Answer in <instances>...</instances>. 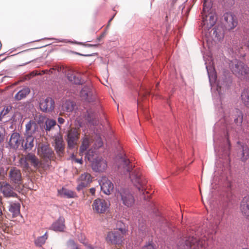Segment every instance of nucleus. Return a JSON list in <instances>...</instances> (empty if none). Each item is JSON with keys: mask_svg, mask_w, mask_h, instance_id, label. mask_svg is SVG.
<instances>
[{"mask_svg": "<svg viewBox=\"0 0 249 249\" xmlns=\"http://www.w3.org/2000/svg\"><path fill=\"white\" fill-rule=\"evenodd\" d=\"M118 160L119 172L124 175L128 174L134 185L144 194L146 181L142 176L140 169L135 168L125 155L118 156Z\"/></svg>", "mask_w": 249, "mask_h": 249, "instance_id": "obj_1", "label": "nucleus"}, {"mask_svg": "<svg viewBox=\"0 0 249 249\" xmlns=\"http://www.w3.org/2000/svg\"><path fill=\"white\" fill-rule=\"evenodd\" d=\"M208 238L204 236L201 239L194 237H188L178 245V249H204L209 245Z\"/></svg>", "mask_w": 249, "mask_h": 249, "instance_id": "obj_2", "label": "nucleus"}, {"mask_svg": "<svg viewBox=\"0 0 249 249\" xmlns=\"http://www.w3.org/2000/svg\"><path fill=\"white\" fill-rule=\"evenodd\" d=\"M229 68L232 72L240 79H249V68L243 62L237 59L231 61Z\"/></svg>", "mask_w": 249, "mask_h": 249, "instance_id": "obj_3", "label": "nucleus"}, {"mask_svg": "<svg viewBox=\"0 0 249 249\" xmlns=\"http://www.w3.org/2000/svg\"><path fill=\"white\" fill-rule=\"evenodd\" d=\"M127 230L124 228H120L114 229L107 233L106 238L107 243L112 245H121L124 240Z\"/></svg>", "mask_w": 249, "mask_h": 249, "instance_id": "obj_4", "label": "nucleus"}, {"mask_svg": "<svg viewBox=\"0 0 249 249\" xmlns=\"http://www.w3.org/2000/svg\"><path fill=\"white\" fill-rule=\"evenodd\" d=\"M117 197L118 200L127 207H131L135 202L133 195L127 189H121L119 190L117 194Z\"/></svg>", "mask_w": 249, "mask_h": 249, "instance_id": "obj_5", "label": "nucleus"}, {"mask_svg": "<svg viewBox=\"0 0 249 249\" xmlns=\"http://www.w3.org/2000/svg\"><path fill=\"white\" fill-rule=\"evenodd\" d=\"M34 49H30L20 52L16 54L17 60L20 63L19 66H24L35 59L33 52Z\"/></svg>", "mask_w": 249, "mask_h": 249, "instance_id": "obj_6", "label": "nucleus"}, {"mask_svg": "<svg viewBox=\"0 0 249 249\" xmlns=\"http://www.w3.org/2000/svg\"><path fill=\"white\" fill-rule=\"evenodd\" d=\"M222 23L227 30L233 29L238 24L236 16L231 12L225 13L222 18Z\"/></svg>", "mask_w": 249, "mask_h": 249, "instance_id": "obj_7", "label": "nucleus"}, {"mask_svg": "<svg viewBox=\"0 0 249 249\" xmlns=\"http://www.w3.org/2000/svg\"><path fill=\"white\" fill-rule=\"evenodd\" d=\"M202 27L204 30L211 29L216 23L217 18L215 12H210L203 15Z\"/></svg>", "mask_w": 249, "mask_h": 249, "instance_id": "obj_8", "label": "nucleus"}, {"mask_svg": "<svg viewBox=\"0 0 249 249\" xmlns=\"http://www.w3.org/2000/svg\"><path fill=\"white\" fill-rule=\"evenodd\" d=\"M109 203L103 199H95L92 204L93 211L98 214L105 213L109 208Z\"/></svg>", "mask_w": 249, "mask_h": 249, "instance_id": "obj_9", "label": "nucleus"}, {"mask_svg": "<svg viewBox=\"0 0 249 249\" xmlns=\"http://www.w3.org/2000/svg\"><path fill=\"white\" fill-rule=\"evenodd\" d=\"M8 177L12 184L18 186L22 183L21 171L17 167H12L10 169Z\"/></svg>", "mask_w": 249, "mask_h": 249, "instance_id": "obj_10", "label": "nucleus"}, {"mask_svg": "<svg viewBox=\"0 0 249 249\" xmlns=\"http://www.w3.org/2000/svg\"><path fill=\"white\" fill-rule=\"evenodd\" d=\"M92 181L91 175L87 172L82 174L77 179L78 185L76 187L77 191H80L87 187Z\"/></svg>", "mask_w": 249, "mask_h": 249, "instance_id": "obj_11", "label": "nucleus"}, {"mask_svg": "<svg viewBox=\"0 0 249 249\" xmlns=\"http://www.w3.org/2000/svg\"><path fill=\"white\" fill-rule=\"evenodd\" d=\"M80 96L84 100L90 102L95 98L94 90L90 85L85 86L80 91Z\"/></svg>", "mask_w": 249, "mask_h": 249, "instance_id": "obj_12", "label": "nucleus"}, {"mask_svg": "<svg viewBox=\"0 0 249 249\" xmlns=\"http://www.w3.org/2000/svg\"><path fill=\"white\" fill-rule=\"evenodd\" d=\"M91 167L92 170L95 172H103L107 168V161L102 158H95V160L92 161Z\"/></svg>", "mask_w": 249, "mask_h": 249, "instance_id": "obj_13", "label": "nucleus"}, {"mask_svg": "<svg viewBox=\"0 0 249 249\" xmlns=\"http://www.w3.org/2000/svg\"><path fill=\"white\" fill-rule=\"evenodd\" d=\"M79 134L74 129H71L68 134L67 142L69 148H73L77 144Z\"/></svg>", "mask_w": 249, "mask_h": 249, "instance_id": "obj_14", "label": "nucleus"}, {"mask_svg": "<svg viewBox=\"0 0 249 249\" xmlns=\"http://www.w3.org/2000/svg\"><path fill=\"white\" fill-rule=\"evenodd\" d=\"M0 191L6 197H14L17 194L13 191L11 185L6 182H0Z\"/></svg>", "mask_w": 249, "mask_h": 249, "instance_id": "obj_15", "label": "nucleus"}, {"mask_svg": "<svg viewBox=\"0 0 249 249\" xmlns=\"http://www.w3.org/2000/svg\"><path fill=\"white\" fill-rule=\"evenodd\" d=\"M243 122V117L239 116L237 118L234 119V123L236 127L233 128L231 125L226 126L227 136L228 137L231 134L234 133V132H238L241 129V124Z\"/></svg>", "mask_w": 249, "mask_h": 249, "instance_id": "obj_16", "label": "nucleus"}, {"mask_svg": "<svg viewBox=\"0 0 249 249\" xmlns=\"http://www.w3.org/2000/svg\"><path fill=\"white\" fill-rule=\"evenodd\" d=\"M54 103L51 98L48 97L42 100L39 105L40 109L44 112H49L54 108Z\"/></svg>", "mask_w": 249, "mask_h": 249, "instance_id": "obj_17", "label": "nucleus"}, {"mask_svg": "<svg viewBox=\"0 0 249 249\" xmlns=\"http://www.w3.org/2000/svg\"><path fill=\"white\" fill-rule=\"evenodd\" d=\"M100 185L101 190L107 195H109L113 189V184L106 178L102 179L100 182Z\"/></svg>", "mask_w": 249, "mask_h": 249, "instance_id": "obj_18", "label": "nucleus"}, {"mask_svg": "<svg viewBox=\"0 0 249 249\" xmlns=\"http://www.w3.org/2000/svg\"><path fill=\"white\" fill-rule=\"evenodd\" d=\"M38 128L36 122L33 120H30L25 125V133L26 136H34Z\"/></svg>", "mask_w": 249, "mask_h": 249, "instance_id": "obj_19", "label": "nucleus"}, {"mask_svg": "<svg viewBox=\"0 0 249 249\" xmlns=\"http://www.w3.org/2000/svg\"><path fill=\"white\" fill-rule=\"evenodd\" d=\"M240 210L242 215L249 219V196L243 198L240 203Z\"/></svg>", "mask_w": 249, "mask_h": 249, "instance_id": "obj_20", "label": "nucleus"}, {"mask_svg": "<svg viewBox=\"0 0 249 249\" xmlns=\"http://www.w3.org/2000/svg\"><path fill=\"white\" fill-rule=\"evenodd\" d=\"M38 153L42 157L50 158L52 157L53 151L48 145L41 144L38 147Z\"/></svg>", "mask_w": 249, "mask_h": 249, "instance_id": "obj_21", "label": "nucleus"}, {"mask_svg": "<svg viewBox=\"0 0 249 249\" xmlns=\"http://www.w3.org/2000/svg\"><path fill=\"white\" fill-rule=\"evenodd\" d=\"M68 79L72 83L76 85L82 84L84 80L82 79L81 75L73 71H70L67 74Z\"/></svg>", "mask_w": 249, "mask_h": 249, "instance_id": "obj_22", "label": "nucleus"}, {"mask_svg": "<svg viewBox=\"0 0 249 249\" xmlns=\"http://www.w3.org/2000/svg\"><path fill=\"white\" fill-rule=\"evenodd\" d=\"M21 139L19 133L17 132L13 133L10 137L9 140V144L12 148H17L21 142Z\"/></svg>", "mask_w": 249, "mask_h": 249, "instance_id": "obj_23", "label": "nucleus"}, {"mask_svg": "<svg viewBox=\"0 0 249 249\" xmlns=\"http://www.w3.org/2000/svg\"><path fill=\"white\" fill-rule=\"evenodd\" d=\"M213 36L214 40L219 41L224 36V31L222 26H217L213 29Z\"/></svg>", "mask_w": 249, "mask_h": 249, "instance_id": "obj_24", "label": "nucleus"}, {"mask_svg": "<svg viewBox=\"0 0 249 249\" xmlns=\"http://www.w3.org/2000/svg\"><path fill=\"white\" fill-rule=\"evenodd\" d=\"M20 205L18 203H10L9 208V213L13 217H17L20 214Z\"/></svg>", "mask_w": 249, "mask_h": 249, "instance_id": "obj_25", "label": "nucleus"}, {"mask_svg": "<svg viewBox=\"0 0 249 249\" xmlns=\"http://www.w3.org/2000/svg\"><path fill=\"white\" fill-rule=\"evenodd\" d=\"M237 143L240 144V147L239 148L241 153L240 159L242 161L245 162L249 158V148L246 145L242 144L239 142Z\"/></svg>", "mask_w": 249, "mask_h": 249, "instance_id": "obj_26", "label": "nucleus"}, {"mask_svg": "<svg viewBox=\"0 0 249 249\" xmlns=\"http://www.w3.org/2000/svg\"><path fill=\"white\" fill-rule=\"evenodd\" d=\"M30 93V89L28 87H24L15 94L14 98L16 101H20L25 99Z\"/></svg>", "mask_w": 249, "mask_h": 249, "instance_id": "obj_27", "label": "nucleus"}, {"mask_svg": "<svg viewBox=\"0 0 249 249\" xmlns=\"http://www.w3.org/2000/svg\"><path fill=\"white\" fill-rule=\"evenodd\" d=\"M55 144L54 147L56 153L60 157H62V137L60 134L58 136H56L55 138Z\"/></svg>", "mask_w": 249, "mask_h": 249, "instance_id": "obj_28", "label": "nucleus"}, {"mask_svg": "<svg viewBox=\"0 0 249 249\" xmlns=\"http://www.w3.org/2000/svg\"><path fill=\"white\" fill-rule=\"evenodd\" d=\"M25 159L26 160L31 162L35 168H37L39 166L40 163L35 155L29 153L26 156Z\"/></svg>", "mask_w": 249, "mask_h": 249, "instance_id": "obj_29", "label": "nucleus"}, {"mask_svg": "<svg viewBox=\"0 0 249 249\" xmlns=\"http://www.w3.org/2000/svg\"><path fill=\"white\" fill-rule=\"evenodd\" d=\"M242 102L244 105L249 108V89H245L241 95Z\"/></svg>", "mask_w": 249, "mask_h": 249, "instance_id": "obj_30", "label": "nucleus"}, {"mask_svg": "<svg viewBox=\"0 0 249 249\" xmlns=\"http://www.w3.org/2000/svg\"><path fill=\"white\" fill-rule=\"evenodd\" d=\"M34 136H26V142L24 145V148L26 150H30L34 145Z\"/></svg>", "mask_w": 249, "mask_h": 249, "instance_id": "obj_31", "label": "nucleus"}, {"mask_svg": "<svg viewBox=\"0 0 249 249\" xmlns=\"http://www.w3.org/2000/svg\"><path fill=\"white\" fill-rule=\"evenodd\" d=\"M48 237V233L47 232H46L43 235L38 237L35 240V244L37 247H41L43 245H44L45 243V242L47 239Z\"/></svg>", "mask_w": 249, "mask_h": 249, "instance_id": "obj_32", "label": "nucleus"}, {"mask_svg": "<svg viewBox=\"0 0 249 249\" xmlns=\"http://www.w3.org/2000/svg\"><path fill=\"white\" fill-rule=\"evenodd\" d=\"M90 140L88 137H86L83 140L82 145L80 147V154H83L84 153L88 148L89 147L90 143Z\"/></svg>", "mask_w": 249, "mask_h": 249, "instance_id": "obj_33", "label": "nucleus"}, {"mask_svg": "<svg viewBox=\"0 0 249 249\" xmlns=\"http://www.w3.org/2000/svg\"><path fill=\"white\" fill-rule=\"evenodd\" d=\"M51 71V74H53L56 77L61 75V67L59 65H55L49 70Z\"/></svg>", "mask_w": 249, "mask_h": 249, "instance_id": "obj_34", "label": "nucleus"}, {"mask_svg": "<svg viewBox=\"0 0 249 249\" xmlns=\"http://www.w3.org/2000/svg\"><path fill=\"white\" fill-rule=\"evenodd\" d=\"M51 229L56 231H62V223L60 219L54 222L51 227Z\"/></svg>", "mask_w": 249, "mask_h": 249, "instance_id": "obj_35", "label": "nucleus"}, {"mask_svg": "<svg viewBox=\"0 0 249 249\" xmlns=\"http://www.w3.org/2000/svg\"><path fill=\"white\" fill-rule=\"evenodd\" d=\"M74 104L73 102L71 101H66L64 104H63V108L67 112H71L74 109Z\"/></svg>", "mask_w": 249, "mask_h": 249, "instance_id": "obj_36", "label": "nucleus"}, {"mask_svg": "<svg viewBox=\"0 0 249 249\" xmlns=\"http://www.w3.org/2000/svg\"><path fill=\"white\" fill-rule=\"evenodd\" d=\"M46 131H50L53 126L56 125V122L52 119H47L45 122Z\"/></svg>", "mask_w": 249, "mask_h": 249, "instance_id": "obj_37", "label": "nucleus"}, {"mask_svg": "<svg viewBox=\"0 0 249 249\" xmlns=\"http://www.w3.org/2000/svg\"><path fill=\"white\" fill-rule=\"evenodd\" d=\"M63 196L67 198H74L76 197L77 196L73 191L63 188Z\"/></svg>", "mask_w": 249, "mask_h": 249, "instance_id": "obj_38", "label": "nucleus"}, {"mask_svg": "<svg viewBox=\"0 0 249 249\" xmlns=\"http://www.w3.org/2000/svg\"><path fill=\"white\" fill-rule=\"evenodd\" d=\"M226 85L225 81H223L221 82L220 81H218V83L216 86V90L217 91L219 95L220 96L221 94H222V90L224 89L225 86Z\"/></svg>", "mask_w": 249, "mask_h": 249, "instance_id": "obj_39", "label": "nucleus"}, {"mask_svg": "<svg viewBox=\"0 0 249 249\" xmlns=\"http://www.w3.org/2000/svg\"><path fill=\"white\" fill-rule=\"evenodd\" d=\"M212 4L211 2H207L206 0H204L203 3V13L204 15L207 14L211 10Z\"/></svg>", "mask_w": 249, "mask_h": 249, "instance_id": "obj_40", "label": "nucleus"}, {"mask_svg": "<svg viewBox=\"0 0 249 249\" xmlns=\"http://www.w3.org/2000/svg\"><path fill=\"white\" fill-rule=\"evenodd\" d=\"M207 69L208 68H207ZM207 72L209 77L210 82L212 85V83L214 82L215 81L216 77V73L213 71L210 72L209 70L208 69H207Z\"/></svg>", "mask_w": 249, "mask_h": 249, "instance_id": "obj_41", "label": "nucleus"}, {"mask_svg": "<svg viewBox=\"0 0 249 249\" xmlns=\"http://www.w3.org/2000/svg\"><path fill=\"white\" fill-rule=\"evenodd\" d=\"M94 154H95V152L92 151V150H89L87 153H86V158L87 159V160L91 162L94 160H95V159L94 158Z\"/></svg>", "mask_w": 249, "mask_h": 249, "instance_id": "obj_42", "label": "nucleus"}, {"mask_svg": "<svg viewBox=\"0 0 249 249\" xmlns=\"http://www.w3.org/2000/svg\"><path fill=\"white\" fill-rule=\"evenodd\" d=\"M95 148H99L103 145V142L101 140V138L99 136H97L96 141L94 143Z\"/></svg>", "mask_w": 249, "mask_h": 249, "instance_id": "obj_43", "label": "nucleus"}, {"mask_svg": "<svg viewBox=\"0 0 249 249\" xmlns=\"http://www.w3.org/2000/svg\"><path fill=\"white\" fill-rule=\"evenodd\" d=\"M67 246L69 248H70L69 249H75L76 248L74 242L72 240L69 241V242L67 243Z\"/></svg>", "mask_w": 249, "mask_h": 249, "instance_id": "obj_44", "label": "nucleus"}, {"mask_svg": "<svg viewBox=\"0 0 249 249\" xmlns=\"http://www.w3.org/2000/svg\"><path fill=\"white\" fill-rule=\"evenodd\" d=\"M7 172L6 170L2 167L0 166V177H4V176L6 174Z\"/></svg>", "mask_w": 249, "mask_h": 249, "instance_id": "obj_45", "label": "nucleus"}, {"mask_svg": "<svg viewBox=\"0 0 249 249\" xmlns=\"http://www.w3.org/2000/svg\"><path fill=\"white\" fill-rule=\"evenodd\" d=\"M142 249H155L152 244H148V245L144 246L143 247Z\"/></svg>", "mask_w": 249, "mask_h": 249, "instance_id": "obj_46", "label": "nucleus"}, {"mask_svg": "<svg viewBox=\"0 0 249 249\" xmlns=\"http://www.w3.org/2000/svg\"><path fill=\"white\" fill-rule=\"evenodd\" d=\"M4 135L0 130V143L3 141Z\"/></svg>", "mask_w": 249, "mask_h": 249, "instance_id": "obj_47", "label": "nucleus"}, {"mask_svg": "<svg viewBox=\"0 0 249 249\" xmlns=\"http://www.w3.org/2000/svg\"><path fill=\"white\" fill-rule=\"evenodd\" d=\"M80 44H83L86 47H97L98 46V44H82L80 43Z\"/></svg>", "mask_w": 249, "mask_h": 249, "instance_id": "obj_48", "label": "nucleus"}, {"mask_svg": "<svg viewBox=\"0 0 249 249\" xmlns=\"http://www.w3.org/2000/svg\"><path fill=\"white\" fill-rule=\"evenodd\" d=\"M46 73L51 74V71H49V70H43L41 71V73H40L39 74H46Z\"/></svg>", "mask_w": 249, "mask_h": 249, "instance_id": "obj_49", "label": "nucleus"}, {"mask_svg": "<svg viewBox=\"0 0 249 249\" xmlns=\"http://www.w3.org/2000/svg\"><path fill=\"white\" fill-rule=\"evenodd\" d=\"M104 36H105L104 34H102V35H101L99 36H98L97 38V41H98V42L100 41L104 37Z\"/></svg>", "mask_w": 249, "mask_h": 249, "instance_id": "obj_50", "label": "nucleus"}, {"mask_svg": "<svg viewBox=\"0 0 249 249\" xmlns=\"http://www.w3.org/2000/svg\"><path fill=\"white\" fill-rule=\"evenodd\" d=\"M90 193L92 195H94L95 193V188H91L89 190Z\"/></svg>", "mask_w": 249, "mask_h": 249, "instance_id": "obj_51", "label": "nucleus"}, {"mask_svg": "<svg viewBox=\"0 0 249 249\" xmlns=\"http://www.w3.org/2000/svg\"><path fill=\"white\" fill-rule=\"evenodd\" d=\"M223 0L225 1L227 3H228L229 4H230V5H232L234 2L233 0Z\"/></svg>", "mask_w": 249, "mask_h": 249, "instance_id": "obj_52", "label": "nucleus"}, {"mask_svg": "<svg viewBox=\"0 0 249 249\" xmlns=\"http://www.w3.org/2000/svg\"><path fill=\"white\" fill-rule=\"evenodd\" d=\"M75 53L79 55H82L85 56H90L92 55V54H83L79 53Z\"/></svg>", "mask_w": 249, "mask_h": 249, "instance_id": "obj_53", "label": "nucleus"}, {"mask_svg": "<svg viewBox=\"0 0 249 249\" xmlns=\"http://www.w3.org/2000/svg\"><path fill=\"white\" fill-rule=\"evenodd\" d=\"M75 161L77 163H79L80 164H82V162H83V160H82V159H76L75 160Z\"/></svg>", "mask_w": 249, "mask_h": 249, "instance_id": "obj_54", "label": "nucleus"}, {"mask_svg": "<svg viewBox=\"0 0 249 249\" xmlns=\"http://www.w3.org/2000/svg\"><path fill=\"white\" fill-rule=\"evenodd\" d=\"M115 14H114L113 17L108 20V24H107V26H109L110 24V22L111 21V20L113 19V18H114V17H115Z\"/></svg>", "mask_w": 249, "mask_h": 249, "instance_id": "obj_55", "label": "nucleus"}, {"mask_svg": "<svg viewBox=\"0 0 249 249\" xmlns=\"http://www.w3.org/2000/svg\"><path fill=\"white\" fill-rule=\"evenodd\" d=\"M2 212L1 210V208H0V221H1L2 220Z\"/></svg>", "mask_w": 249, "mask_h": 249, "instance_id": "obj_56", "label": "nucleus"}, {"mask_svg": "<svg viewBox=\"0 0 249 249\" xmlns=\"http://www.w3.org/2000/svg\"><path fill=\"white\" fill-rule=\"evenodd\" d=\"M58 122L60 124H62V119L61 118H59Z\"/></svg>", "mask_w": 249, "mask_h": 249, "instance_id": "obj_57", "label": "nucleus"}, {"mask_svg": "<svg viewBox=\"0 0 249 249\" xmlns=\"http://www.w3.org/2000/svg\"><path fill=\"white\" fill-rule=\"evenodd\" d=\"M227 142H228V144H229L228 150H230V142H229V139H228V140H227Z\"/></svg>", "mask_w": 249, "mask_h": 249, "instance_id": "obj_58", "label": "nucleus"}, {"mask_svg": "<svg viewBox=\"0 0 249 249\" xmlns=\"http://www.w3.org/2000/svg\"><path fill=\"white\" fill-rule=\"evenodd\" d=\"M8 112V107H7V108L6 109V110H5V112H4V114L5 115V114L6 113H7Z\"/></svg>", "mask_w": 249, "mask_h": 249, "instance_id": "obj_59", "label": "nucleus"}, {"mask_svg": "<svg viewBox=\"0 0 249 249\" xmlns=\"http://www.w3.org/2000/svg\"><path fill=\"white\" fill-rule=\"evenodd\" d=\"M31 74L33 76H34L35 75H36V73H34V71H33L31 73Z\"/></svg>", "mask_w": 249, "mask_h": 249, "instance_id": "obj_60", "label": "nucleus"}, {"mask_svg": "<svg viewBox=\"0 0 249 249\" xmlns=\"http://www.w3.org/2000/svg\"><path fill=\"white\" fill-rule=\"evenodd\" d=\"M88 248H89V249H94L93 248H92V247L91 246H89V247H88Z\"/></svg>", "mask_w": 249, "mask_h": 249, "instance_id": "obj_61", "label": "nucleus"}, {"mask_svg": "<svg viewBox=\"0 0 249 249\" xmlns=\"http://www.w3.org/2000/svg\"><path fill=\"white\" fill-rule=\"evenodd\" d=\"M26 168H28V163H26Z\"/></svg>", "mask_w": 249, "mask_h": 249, "instance_id": "obj_62", "label": "nucleus"}, {"mask_svg": "<svg viewBox=\"0 0 249 249\" xmlns=\"http://www.w3.org/2000/svg\"><path fill=\"white\" fill-rule=\"evenodd\" d=\"M159 83H158L157 84V85H156V87H157V86L159 85Z\"/></svg>", "mask_w": 249, "mask_h": 249, "instance_id": "obj_63", "label": "nucleus"}, {"mask_svg": "<svg viewBox=\"0 0 249 249\" xmlns=\"http://www.w3.org/2000/svg\"><path fill=\"white\" fill-rule=\"evenodd\" d=\"M58 193H59V194L60 193V190H58Z\"/></svg>", "mask_w": 249, "mask_h": 249, "instance_id": "obj_64", "label": "nucleus"}]
</instances>
